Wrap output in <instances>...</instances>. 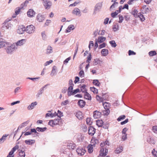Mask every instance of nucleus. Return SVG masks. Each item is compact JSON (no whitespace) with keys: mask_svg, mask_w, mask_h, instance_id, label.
<instances>
[{"mask_svg":"<svg viewBox=\"0 0 157 157\" xmlns=\"http://www.w3.org/2000/svg\"><path fill=\"white\" fill-rule=\"evenodd\" d=\"M45 19V17L44 15L41 13L38 14L36 17V19L39 22H43Z\"/></svg>","mask_w":157,"mask_h":157,"instance_id":"9d476101","label":"nucleus"},{"mask_svg":"<svg viewBox=\"0 0 157 157\" xmlns=\"http://www.w3.org/2000/svg\"><path fill=\"white\" fill-rule=\"evenodd\" d=\"M102 105L104 106V109L106 108L109 106V104L106 102H103Z\"/></svg>","mask_w":157,"mask_h":157,"instance_id":"e2e57ef3","label":"nucleus"},{"mask_svg":"<svg viewBox=\"0 0 157 157\" xmlns=\"http://www.w3.org/2000/svg\"><path fill=\"white\" fill-rule=\"evenodd\" d=\"M79 75L81 77H83L84 76V72L83 70L80 71L79 73Z\"/></svg>","mask_w":157,"mask_h":157,"instance_id":"6e6d98bb","label":"nucleus"},{"mask_svg":"<svg viewBox=\"0 0 157 157\" xmlns=\"http://www.w3.org/2000/svg\"><path fill=\"white\" fill-rule=\"evenodd\" d=\"M105 40V37L102 36H100L98 37L97 41L99 44H100L104 41Z\"/></svg>","mask_w":157,"mask_h":157,"instance_id":"a878e982","label":"nucleus"},{"mask_svg":"<svg viewBox=\"0 0 157 157\" xmlns=\"http://www.w3.org/2000/svg\"><path fill=\"white\" fill-rule=\"evenodd\" d=\"M101 113L97 111H94V112L93 117L94 118L97 119L101 116Z\"/></svg>","mask_w":157,"mask_h":157,"instance_id":"dca6fc26","label":"nucleus"},{"mask_svg":"<svg viewBox=\"0 0 157 157\" xmlns=\"http://www.w3.org/2000/svg\"><path fill=\"white\" fill-rule=\"evenodd\" d=\"M69 101L68 100H67L61 102V105L62 106L66 105L69 104Z\"/></svg>","mask_w":157,"mask_h":157,"instance_id":"79ce46f5","label":"nucleus"},{"mask_svg":"<svg viewBox=\"0 0 157 157\" xmlns=\"http://www.w3.org/2000/svg\"><path fill=\"white\" fill-rule=\"evenodd\" d=\"M25 152L22 150L19 152V156L18 157H25Z\"/></svg>","mask_w":157,"mask_h":157,"instance_id":"58836bf2","label":"nucleus"},{"mask_svg":"<svg viewBox=\"0 0 157 157\" xmlns=\"http://www.w3.org/2000/svg\"><path fill=\"white\" fill-rule=\"evenodd\" d=\"M7 136L6 134L4 135L0 139V144L3 143L6 140Z\"/></svg>","mask_w":157,"mask_h":157,"instance_id":"72a5a7b5","label":"nucleus"},{"mask_svg":"<svg viewBox=\"0 0 157 157\" xmlns=\"http://www.w3.org/2000/svg\"><path fill=\"white\" fill-rule=\"evenodd\" d=\"M119 22L120 23H122L123 22V21L124 19L123 17L122 16V15H119Z\"/></svg>","mask_w":157,"mask_h":157,"instance_id":"bf43d9fd","label":"nucleus"},{"mask_svg":"<svg viewBox=\"0 0 157 157\" xmlns=\"http://www.w3.org/2000/svg\"><path fill=\"white\" fill-rule=\"evenodd\" d=\"M86 122L87 124L90 125L92 123V121L91 118H87L86 119Z\"/></svg>","mask_w":157,"mask_h":157,"instance_id":"a18cd8bd","label":"nucleus"},{"mask_svg":"<svg viewBox=\"0 0 157 157\" xmlns=\"http://www.w3.org/2000/svg\"><path fill=\"white\" fill-rule=\"evenodd\" d=\"M95 132V129L92 126L89 127L88 133L89 135L92 136Z\"/></svg>","mask_w":157,"mask_h":157,"instance_id":"ddd939ff","label":"nucleus"},{"mask_svg":"<svg viewBox=\"0 0 157 157\" xmlns=\"http://www.w3.org/2000/svg\"><path fill=\"white\" fill-rule=\"evenodd\" d=\"M110 44H111V46L113 47H115L117 45L114 40H112L109 42Z\"/></svg>","mask_w":157,"mask_h":157,"instance_id":"603ef678","label":"nucleus"},{"mask_svg":"<svg viewBox=\"0 0 157 157\" xmlns=\"http://www.w3.org/2000/svg\"><path fill=\"white\" fill-rule=\"evenodd\" d=\"M139 17L141 21H144L145 20V18L144 16L141 13H138L137 17Z\"/></svg>","mask_w":157,"mask_h":157,"instance_id":"473e14b6","label":"nucleus"},{"mask_svg":"<svg viewBox=\"0 0 157 157\" xmlns=\"http://www.w3.org/2000/svg\"><path fill=\"white\" fill-rule=\"evenodd\" d=\"M118 4V2H115L113 3L112 6L110 7V9H112L113 8H114L116 7H117Z\"/></svg>","mask_w":157,"mask_h":157,"instance_id":"8fccbe9b","label":"nucleus"},{"mask_svg":"<svg viewBox=\"0 0 157 157\" xmlns=\"http://www.w3.org/2000/svg\"><path fill=\"white\" fill-rule=\"evenodd\" d=\"M75 116L79 120H81L83 118L82 113L80 111L77 112L76 113Z\"/></svg>","mask_w":157,"mask_h":157,"instance_id":"b1692460","label":"nucleus"},{"mask_svg":"<svg viewBox=\"0 0 157 157\" xmlns=\"http://www.w3.org/2000/svg\"><path fill=\"white\" fill-rule=\"evenodd\" d=\"M57 113V116L60 119L61 117L63 116V113L60 112L59 110H58Z\"/></svg>","mask_w":157,"mask_h":157,"instance_id":"de8ad7c7","label":"nucleus"},{"mask_svg":"<svg viewBox=\"0 0 157 157\" xmlns=\"http://www.w3.org/2000/svg\"><path fill=\"white\" fill-rule=\"evenodd\" d=\"M42 36L43 40H45L46 39V35L45 32H43L41 33Z\"/></svg>","mask_w":157,"mask_h":157,"instance_id":"052dcab7","label":"nucleus"},{"mask_svg":"<svg viewBox=\"0 0 157 157\" xmlns=\"http://www.w3.org/2000/svg\"><path fill=\"white\" fill-rule=\"evenodd\" d=\"M25 142L27 144L31 145L35 143V140H26L25 141Z\"/></svg>","mask_w":157,"mask_h":157,"instance_id":"393cba45","label":"nucleus"},{"mask_svg":"<svg viewBox=\"0 0 157 157\" xmlns=\"http://www.w3.org/2000/svg\"><path fill=\"white\" fill-rule=\"evenodd\" d=\"M52 48L50 46L48 45L46 50V53L48 55L53 52Z\"/></svg>","mask_w":157,"mask_h":157,"instance_id":"f3484780","label":"nucleus"},{"mask_svg":"<svg viewBox=\"0 0 157 157\" xmlns=\"http://www.w3.org/2000/svg\"><path fill=\"white\" fill-rule=\"evenodd\" d=\"M136 54V53L135 52L131 50H130L128 51V55L129 56L135 55Z\"/></svg>","mask_w":157,"mask_h":157,"instance_id":"774afa93","label":"nucleus"},{"mask_svg":"<svg viewBox=\"0 0 157 157\" xmlns=\"http://www.w3.org/2000/svg\"><path fill=\"white\" fill-rule=\"evenodd\" d=\"M32 132H34L36 134H37L38 133L36 131V129H35V128H32L31 129L30 132H26L25 133L24 135L26 136L30 135L31 134Z\"/></svg>","mask_w":157,"mask_h":157,"instance_id":"aec40b11","label":"nucleus"},{"mask_svg":"<svg viewBox=\"0 0 157 157\" xmlns=\"http://www.w3.org/2000/svg\"><path fill=\"white\" fill-rule=\"evenodd\" d=\"M106 46V44L105 43H103L101 44L99 46L98 48L101 49V48H105Z\"/></svg>","mask_w":157,"mask_h":157,"instance_id":"680f3d73","label":"nucleus"},{"mask_svg":"<svg viewBox=\"0 0 157 157\" xmlns=\"http://www.w3.org/2000/svg\"><path fill=\"white\" fill-rule=\"evenodd\" d=\"M91 59V56L90 54L87 57V60H86V62L88 63H90L89 61H90Z\"/></svg>","mask_w":157,"mask_h":157,"instance_id":"0e129e2a","label":"nucleus"},{"mask_svg":"<svg viewBox=\"0 0 157 157\" xmlns=\"http://www.w3.org/2000/svg\"><path fill=\"white\" fill-rule=\"evenodd\" d=\"M125 117V116L124 115H122L120 116L117 119V120L118 121H121V120H122L123 119H124Z\"/></svg>","mask_w":157,"mask_h":157,"instance_id":"4d7b16f0","label":"nucleus"},{"mask_svg":"<svg viewBox=\"0 0 157 157\" xmlns=\"http://www.w3.org/2000/svg\"><path fill=\"white\" fill-rule=\"evenodd\" d=\"M47 129V128L46 127L44 128H40V127H37L36 128V130L38 132H43L45 131H46Z\"/></svg>","mask_w":157,"mask_h":157,"instance_id":"e433bc0d","label":"nucleus"},{"mask_svg":"<svg viewBox=\"0 0 157 157\" xmlns=\"http://www.w3.org/2000/svg\"><path fill=\"white\" fill-rule=\"evenodd\" d=\"M28 3H29L28 1H27V0L25 1L24 3H23L21 4V8H23L24 5H27L28 4Z\"/></svg>","mask_w":157,"mask_h":157,"instance_id":"338daca9","label":"nucleus"},{"mask_svg":"<svg viewBox=\"0 0 157 157\" xmlns=\"http://www.w3.org/2000/svg\"><path fill=\"white\" fill-rule=\"evenodd\" d=\"M22 8H21H21L18 7L16 8V9L15 10V13L16 15H17L19 13V12L21 10Z\"/></svg>","mask_w":157,"mask_h":157,"instance_id":"49530a36","label":"nucleus"},{"mask_svg":"<svg viewBox=\"0 0 157 157\" xmlns=\"http://www.w3.org/2000/svg\"><path fill=\"white\" fill-rule=\"evenodd\" d=\"M152 131L154 133L157 134V126H153L152 127Z\"/></svg>","mask_w":157,"mask_h":157,"instance_id":"5fc2aeb1","label":"nucleus"},{"mask_svg":"<svg viewBox=\"0 0 157 157\" xmlns=\"http://www.w3.org/2000/svg\"><path fill=\"white\" fill-rule=\"evenodd\" d=\"M101 6L102 4L100 3H98L94 7L93 12V14L94 15L96 14L101 9Z\"/></svg>","mask_w":157,"mask_h":157,"instance_id":"39448f33","label":"nucleus"},{"mask_svg":"<svg viewBox=\"0 0 157 157\" xmlns=\"http://www.w3.org/2000/svg\"><path fill=\"white\" fill-rule=\"evenodd\" d=\"M93 83L94 85L98 86H99L100 85V83L98 80H94Z\"/></svg>","mask_w":157,"mask_h":157,"instance_id":"a19ab883","label":"nucleus"},{"mask_svg":"<svg viewBox=\"0 0 157 157\" xmlns=\"http://www.w3.org/2000/svg\"><path fill=\"white\" fill-rule=\"evenodd\" d=\"M85 102L82 100H80L78 102V105L81 107L83 108L85 105Z\"/></svg>","mask_w":157,"mask_h":157,"instance_id":"4be33fe9","label":"nucleus"},{"mask_svg":"<svg viewBox=\"0 0 157 157\" xmlns=\"http://www.w3.org/2000/svg\"><path fill=\"white\" fill-rule=\"evenodd\" d=\"M103 122L101 120H98L96 121V124L99 127H101L102 125Z\"/></svg>","mask_w":157,"mask_h":157,"instance_id":"f704fd0d","label":"nucleus"},{"mask_svg":"<svg viewBox=\"0 0 157 157\" xmlns=\"http://www.w3.org/2000/svg\"><path fill=\"white\" fill-rule=\"evenodd\" d=\"M84 98L88 100H90L91 99V96L87 92H85L84 94Z\"/></svg>","mask_w":157,"mask_h":157,"instance_id":"c85d7f7f","label":"nucleus"},{"mask_svg":"<svg viewBox=\"0 0 157 157\" xmlns=\"http://www.w3.org/2000/svg\"><path fill=\"white\" fill-rule=\"evenodd\" d=\"M56 67L55 66H53L52 71L50 74V75L51 76H53L56 75Z\"/></svg>","mask_w":157,"mask_h":157,"instance_id":"412c9836","label":"nucleus"},{"mask_svg":"<svg viewBox=\"0 0 157 157\" xmlns=\"http://www.w3.org/2000/svg\"><path fill=\"white\" fill-rule=\"evenodd\" d=\"M9 21V20H6L2 27V28L9 30L11 29L13 26V25L10 23L8 22Z\"/></svg>","mask_w":157,"mask_h":157,"instance_id":"20e7f679","label":"nucleus"},{"mask_svg":"<svg viewBox=\"0 0 157 157\" xmlns=\"http://www.w3.org/2000/svg\"><path fill=\"white\" fill-rule=\"evenodd\" d=\"M156 54L155 51H151L149 52V55L150 56H153Z\"/></svg>","mask_w":157,"mask_h":157,"instance_id":"3c124183","label":"nucleus"},{"mask_svg":"<svg viewBox=\"0 0 157 157\" xmlns=\"http://www.w3.org/2000/svg\"><path fill=\"white\" fill-rule=\"evenodd\" d=\"M96 99L98 101H99L100 102H102L103 101V99L102 98L100 97L99 96H98V95H97L96 96Z\"/></svg>","mask_w":157,"mask_h":157,"instance_id":"13d9d810","label":"nucleus"},{"mask_svg":"<svg viewBox=\"0 0 157 157\" xmlns=\"http://www.w3.org/2000/svg\"><path fill=\"white\" fill-rule=\"evenodd\" d=\"M106 146L105 147H104L105 149L103 148H101L99 155L98 157H100L101 156H102L104 155L105 156L107 155L108 152V150L106 148Z\"/></svg>","mask_w":157,"mask_h":157,"instance_id":"0eeeda50","label":"nucleus"},{"mask_svg":"<svg viewBox=\"0 0 157 157\" xmlns=\"http://www.w3.org/2000/svg\"><path fill=\"white\" fill-rule=\"evenodd\" d=\"M25 29V31L29 34L33 33L35 30V26L32 25L27 26Z\"/></svg>","mask_w":157,"mask_h":157,"instance_id":"f03ea898","label":"nucleus"},{"mask_svg":"<svg viewBox=\"0 0 157 157\" xmlns=\"http://www.w3.org/2000/svg\"><path fill=\"white\" fill-rule=\"evenodd\" d=\"M26 41L25 39H22L18 41L17 42L13 43L15 44L17 49L18 47H20L23 45L26 42Z\"/></svg>","mask_w":157,"mask_h":157,"instance_id":"7ed1b4c3","label":"nucleus"},{"mask_svg":"<svg viewBox=\"0 0 157 157\" xmlns=\"http://www.w3.org/2000/svg\"><path fill=\"white\" fill-rule=\"evenodd\" d=\"M101 53L102 56H106L108 54V51L107 49H103L101 50Z\"/></svg>","mask_w":157,"mask_h":157,"instance_id":"cd10ccee","label":"nucleus"},{"mask_svg":"<svg viewBox=\"0 0 157 157\" xmlns=\"http://www.w3.org/2000/svg\"><path fill=\"white\" fill-rule=\"evenodd\" d=\"M72 13L73 14L78 16H80L81 15L80 10L77 8H75L72 11Z\"/></svg>","mask_w":157,"mask_h":157,"instance_id":"9b49d317","label":"nucleus"},{"mask_svg":"<svg viewBox=\"0 0 157 157\" xmlns=\"http://www.w3.org/2000/svg\"><path fill=\"white\" fill-rule=\"evenodd\" d=\"M76 151L78 153V154L80 155H83L85 152H86V150L81 147H79L76 150Z\"/></svg>","mask_w":157,"mask_h":157,"instance_id":"f8f14e48","label":"nucleus"},{"mask_svg":"<svg viewBox=\"0 0 157 157\" xmlns=\"http://www.w3.org/2000/svg\"><path fill=\"white\" fill-rule=\"evenodd\" d=\"M109 142L107 141L106 140L105 142H103V143H101L100 144V146L101 147V148H103V147L105 146V145H107L108 146H109Z\"/></svg>","mask_w":157,"mask_h":157,"instance_id":"7c9ffc66","label":"nucleus"},{"mask_svg":"<svg viewBox=\"0 0 157 157\" xmlns=\"http://www.w3.org/2000/svg\"><path fill=\"white\" fill-rule=\"evenodd\" d=\"M75 146V145L73 143H70L68 144L67 147L70 149H74Z\"/></svg>","mask_w":157,"mask_h":157,"instance_id":"c756f323","label":"nucleus"},{"mask_svg":"<svg viewBox=\"0 0 157 157\" xmlns=\"http://www.w3.org/2000/svg\"><path fill=\"white\" fill-rule=\"evenodd\" d=\"M86 86L85 85H83L81 87V90L82 91L83 93H84L85 92H86Z\"/></svg>","mask_w":157,"mask_h":157,"instance_id":"c03bdc74","label":"nucleus"},{"mask_svg":"<svg viewBox=\"0 0 157 157\" xmlns=\"http://www.w3.org/2000/svg\"><path fill=\"white\" fill-rule=\"evenodd\" d=\"M119 25L118 24H116L113 25V29L114 31H116L119 29Z\"/></svg>","mask_w":157,"mask_h":157,"instance_id":"37998d69","label":"nucleus"},{"mask_svg":"<svg viewBox=\"0 0 157 157\" xmlns=\"http://www.w3.org/2000/svg\"><path fill=\"white\" fill-rule=\"evenodd\" d=\"M43 4L45 9L48 10L51 8L52 2L50 1L46 0L43 2Z\"/></svg>","mask_w":157,"mask_h":157,"instance_id":"423d86ee","label":"nucleus"},{"mask_svg":"<svg viewBox=\"0 0 157 157\" xmlns=\"http://www.w3.org/2000/svg\"><path fill=\"white\" fill-rule=\"evenodd\" d=\"M37 104V102L36 101L32 102L28 106L27 109L29 110L32 109L35 107Z\"/></svg>","mask_w":157,"mask_h":157,"instance_id":"2eb2a0df","label":"nucleus"},{"mask_svg":"<svg viewBox=\"0 0 157 157\" xmlns=\"http://www.w3.org/2000/svg\"><path fill=\"white\" fill-rule=\"evenodd\" d=\"M120 13L119 11L118 10H116L115 12L112 13H111V16L113 18L115 17L119 13Z\"/></svg>","mask_w":157,"mask_h":157,"instance_id":"4c0bfd02","label":"nucleus"},{"mask_svg":"<svg viewBox=\"0 0 157 157\" xmlns=\"http://www.w3.org/2000/svg\"><path fill=\"white\" fill-rule=\"evenodd\" d=\"M4 48L6 53L8 55H12L17 49L13 43L7 41Z\"/></svg>","mask_w":157,"mask_h":157,"instance_id":"f257e3e1","label":"nucleus"},{"mask_svg":"<svg viewBox=\"0 0 157 157\" xmlns=\"http://www.w3.org/2000/svg\"><path fill=\"white\" fill-rule=\"evenodd\" d=\"M27 15L28 17H33L35 14V12L32 9H29L27 12Z\"/></svg>","mask_w":157,"mask_h":157,"instance_id":"6ab92c4d","label":"nucleus"},{"mask_svg":"<svg viewBox=\"0 0 157 157\" xmlns=\"http://www.w3.org/2000/svg\"><path fill=\"white\" fill-rule=\"evenodd\" d=\"M138 11L137 10L134 9L132 10L131 12L132 14L134 15L135 17H137L138 15Z\"/></svg>","mask_w":157,"mask_h":157,"instance_id":"c9c22d12","label":"nucleus"},{"mask_svg":"<svg viewBox=\"0 0 157 157\" xmlns=\"http://www.w3.org/2000/svg\"><path fill=\"white\" fill-rule=\"evenodd\" d=\"M123 151V147L122 146L119 147L117 148L115 151V153L117 154H119Z\"/></svg>","mask_w":157,"mask_h":157,"instance_id":"2f4dec72","label":"nucleus"},{"mask_svg":"<svg viewBox=\"0 0 157 157\" xmlns=\"http://www.w3.org/2000/svg\"><path fill=\"white\" fill-rule=\"evenodd\" d=\"M75 29L74 26L73 25H69L66 29V32L69 33L71 32V30H73Z\"/></svg>","mask_w":157,"mask_h":157,"instance_id":"5701e85b","label":"nucleus"},{"mask_svg":"<svg viewBox=\"0 0 157 157\" xmlns=\"http://www.w3.org/2000/svg\"><path fill=\"white\" fill-rule=\"evenodd\" d=\"M151 153L155 157H157V151L154 149L152 151Z\"/></svg>","mask_w":157,"mask_h":157,"instance_id":"864d4df0","label":"nucleus"},{"mask_svg":"<svg viewBox=\"0 0 157 157\" xmlns=\"http://www.w3.org/2000/svg\"><path fill=\"white\" fill-rule=\"evenodd\" d=\"M60 119L59 118L57 117L53 120H50L48 123V124L52 126H53L54 125H57L58 124L59 121Z\"/></svg>","mask_w":157,"mask_h":157,"instance_id":"6e6552de","label":"nucleus"},{"mask_svg":"<svg viewBox=\"0 0 157 157\" xmlns=\"http://www.w3.org/2000/svg\"><path fill=\"white\" fill-rule=\"evenodd\" d=\"M53 61L52 60H50L49 61H47L44 64L45 66H47L50 64Z\"/></svg>","mask_w":157,"mask_h":157,"instance_id":"69168bd1","label":"nucleus"},{"mask_svg":"<svg viewBox=\"0 0 157 157\" xmlns=\"http://www.w3.org/2000/svg\"><path fill=\"white\" fill-rule=\"evenodd\" d=\"M73 86H70L68 89L67 91V95L69 96H71L73 94Z\"/></svg>","mask_w":157,"mask_h":157,"instance_id":"a211bd4d","label":"nucleus"},{"mask_svg":"<svg viewBox=\"0 0 157 157\" xmlns=\"http://www.w3.org/2000/svg\"><path fill=\"white\" fill-rule=\"evenodd\" d=\"M6 41H0V49L3 47H5V44H6Z\"/></svg>","mask_w":157,"mask_h":157,"instance_id":"ea45409f","label":"nucleus"},{"mask_svg":"<svg viewBox=\"0 0 157 157\" xmlns=\"http://www.w3.org/2000/svg\"><path fill=\"white\" fill-rule=\"evenodd\" d=\"M110 113V110L108 108L104 109L102 111L103 114L104 115H108Z\"/></svg>","mask_w":157,"mask_h":157,"instance_id":"bb28decb","label":"nucleus"},{"mask_svg":"<svg viewBox=\"0 0 157 157\" xmlns=\"http://www.w3.org/2000/svg\"><path fill=\"white\" fill-rule=\"evenodd\" d=\"M90 90L94 93L97 94L98 92V90L94 87H91Z\"/></svg>","mask_w":157,"mask_h":157,"instance_id":"09e8293b","label":"nucleus"},{"mask_svg":"<svg viewBox=\"0 0 157 157\" xmlns=\"http://www.w3.org/2000/svg\"><path fill=\"white\" fill-rule=\"evenodd\" d=\"M95 146L94 144H90L88 145L87 147L88 151L90 153H92L93 151V147Z\"/></svg>","mask_w":157,"mask_h":157,"instance_id":"4468645a","label":"nucleus"},{"mask_svg":"<svg viewBox=\"0 0 157 157\" xmlns=\"http://www.w3.org/2000/svg\"><path fill=\"white\" fill-rule=\"evenodd\" d=\"M25 28L24 25H19L17 30V32L18 34H22L24 33V32L25 31Z\"/></svg>","mask_w":157,"mask_h":157,"instance_id":"1a4fd4ad","label":"nucleus"}]
</instances>
